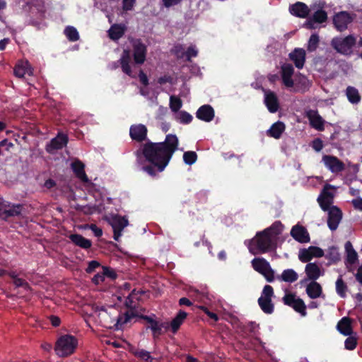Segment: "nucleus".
<instances>
[{
  "label": "nucleus",
  "mask_w": 362,
  "mask_h": 362,
  "mask_svg": "<svg viewBox=\"0 0 362 362\" xmlns=\"http://www.w3.org/2000/svg\"><path fill=\"white\" fill-rule=\"evenodd\" d=\"M179 140L175 134H169L162 142L148 141L135 152L141 170L151 177L163 172L178 148Z\"/></svg>",
  "instance_id": "nucleus-1"
},
{
  "label": "nucleus",
  "mask_w": 362,
  "mask_h": 362,
  "mask_svg": "<svg viewBox=\"0 0 362 362\" xmlns=\"http://www.w3.org/2000/svg\"><path fill=\"white\" fill-rule=\"evenodd\" d=\"M135 317L142 319L148 323L146 329L151 330L153 338H158L162 334V329L163 327H168V326H165L164 322L157 320L155 315L152 316L139 315L134 312L131 313L126 312L124 315L119 314L116 318L112 320L113 327H115V329H122L123 325L130 322L131 320Z\"/></svg>",
  "instance_id": "nucleus-2"
},
{
  "label": "nucleus",
  "mask_w": 362,
  "mask_h": 362,
  "mask_svg": "<svg viewBox=\"0 0 362 362\" xmlns=\"http://www.w3.org/2000/svg\"><path fill=\"white\" fill-rule=\"evenodd\" d=\"M78 339L71 334H64L58 338L54 351L60 357H67L73 354L77 348Z\"/></svg>",
  "instance_id": "nucleus-3"
},
{
  "label": "nucleus",
  "mask_w": 362,
  "mask_h": 362,
  "mask_svg": "<svg viewBox=\"0 0 362 362\" xmlns=\"http://www.w3.org/2000/svg\"><path fill=\"white\" fill-rule=\"evenodd\" d=\"M253 243L256 248L262 253H265L276 248V241L270 234L264 232V230L257 233Z\"/></svg>",
  "instance_id": "nucleus-4"
},
{
  "label": "nucleus",
  "mask_w": 362,
  "mask_h": 362,
  "mask_svg": "<svg viewBox=\"0 0 362 362\" xmlns=\"http://www.w3.org/2000/svg\"><path fill=\"white\" fill-rule=\"evenodd\" d=\"M274 296V289L270 285H265L263 288L262 295L258 298V305L265 314H272L274 310V305L272 298Z\"/></svg>",
  "instance_id": "nucleus-5"
},
{
  "label": "nucleus",
  "mask_w": 362,
  "mask_h": 362,
  "mask_svg": "<svg viewBox=\"0 0 362 362\" xmlns=\"http://www.w3.org/2000/svg\"><path fill=\"white\" fill-rule=\"evenodd\" d=\"M356 44V38L349 35L344 38L336 37L332 40V46L336 51L342 54L348 55L351 53L353 47Z\"/></svg>",
  "instance_id": "nucleus-6"
},
{
  "label": "nucleus",
  "mask_w": 362,
  "mask_h": 362,
  "mask_svg": "<svg viewBox=\"0 0 362 362\" xmlns=\"http://www.w3.org/2000/svg\"><path fill=\"white\" fill-rule=\"evenodd\" d=\"M325 166L332 173H339L345 170V164L337 156L324 155L322 159Z\"/></svg>",
  "instance_id": "nucleus-7"
},
{
  "label": "nucleus",
  "mask_w": 362,
  "mask_h": 362,
  "mask_svg": "<svg viewBox=\"0 0 362 362\" xmlns=\"http://www.w3.org/2000/svg\"><path fill=\"white\" fill-rule=\"evenodd\" d=\"M147 47L141 39H136L133 42V57L134 63L142 64L146 59Z\"/></svg>",
  "instance_id": "nucleus-8"
},
{
  "label": "nucleus",
  "mask_w": 362,
  "mask_h": 362,
  "mask_svg": "<svg viewBox=\"0 0 362 362\" xmlns=\"http://www.w3.org/2000/svg\"><path fill=\"white\" fill-rule=\"evenodd\" d=\"M69 141L68 136L62 132H59L46 146L47 152L52 153L54 151L63 148L66 146Z\"/></svg>",
  "instance_id": "nucleus-9"
},
{
  "label": "nucleus",
  "mask_w": 362,
  "mask_h": 362,
  "mask_svg": "<svg viewBox=\"0 0 362 362\" xmlns=\"http://www.w3.org/2000/svg\"><path fill=\"white\" fill-rule=\"evenodd\" d=\"M327 211V226L331 230L334 231L337 230L342 218V211L336 206H332Z\"/></svg>",
  "instance_id": "nucleus-10"
},
{
  "label": "nucleus",
  "mask_w": 362,
  "mask_h": 362,
  "mask_svg": "<svg viewBox=\"0 0 362 362\" xmlns=\"http://www.w3.org/2000/svg\"><path fill=\"white\" fill-rule=\"evenodd\" d=\"M350 14L346 11L337 13L333 18V23L337 30L342 32L347 29L348 25L352 22Z\"/></svg>",
  "instance_id": "nucleus-11"
},
{
  "label": "nucleus",
  "mask_w": 362,
  "mask_h": 362,
  "mask_svg": "<svg viewBox=\"0 0 362 362\" xmlns=\"http://www.w3.org/2000/svg\"><path fill=\"white\" fill-rule=\"evenodd\" d=\"M147 128L145 125L139 124H133L129 129V135L132 140L137 142H143L147 139Z\"/></svg>",
  "instance_id": "nucleus-12"
},
{
  "label": "nucleus",
  "mask_w": 362,
  "mask_h": 362,
  "mask_svg": "<svg viewBox=\"0 0 362 362\" xmlns=\"http://www.w3.org/2000/svg\"><path fill=\"white\" fill-rule=\"evenodd\" d=\"M294 73V68L291 64L286 63L281 66V75L282 82L287 88H292L294 85L292 76Z\"/></svg>",
  "instance_id": "nucleus-13"
},
{
  "label": "nucleus",
  "mask_w": 362,
  "mask_h": 362,
  "mask_svg": "<svg viewBox=\"0 0 362 362\" xmlns=\"http://www.w3.org/2000/svg\"><path fill=\"white\" fill-rule=\"evenodd\" d=\"M289 12L292 16L300 18H305L310 13V8L303 2L297 1L293 4L289 6Z\"/></svg>",
  "instance_id": "nucleus-14"
},
{
  "label": "nucleus",
  "mask_w": 362,
  "mask_h": 362,
  "mask_svg": "<svg viewBox=\"0 0 362 362\" xmlns=\"http://www.w3.org/2000/svg\"><path fill=\"white\" fill-rule=\"evenodd\" d=\"M291 235L300 243L310 242V235L306 228L302 226L296 225L291 230Z\"/></svg>",
  "instance_id": "nucleus-15"
},
{
  "label": "nucleus",
  "mask_w": 362,
  "mask_h": 362,
  "mask_svg": "<svg viewBox=\"0 0 362 362\" xmlns=\"http://www.w3.org/2000/svg\"><path fill=\"white\" fill-rule=\"evenodd\" d=\"M264 104L271 113H275L279 108V102L276 94L271 90L264 93Z\"/></svg>",
  "instance_id": "nucleus-16"
},
{
  "label": "nucleus",
  "mask_w": 362,
  "mask_h": 362,
  "mask_svg": "<svg viewBox=\"0 0 362 362\" xmlns=\"http://www.w3.org/2000/svg\"><path fill=\"white\" fill-rule=\"evenodd\" d=\"M215 116L214 108L210 105H202L196 112V117L202 121L209 122Z\"/></svg>",
  "instance_id": "nucleus-17"
},
{
  "label": "nucleus",
  "mask_w": 362,
  "mask_h": 362,
  "mask_svg": "<svg viewBox=\"0 0 362 362\" xmlns=\"http://www.w3.org/2000/svg\"><path fill=\"white\" fill-rule=\"evenodd\" d=\"M305 51L302 48H296L289 54V59L293 62L296 68L300 69L305 62Z\"/></svg>",
  "instance_id": "nucleus-18"
},
{
  "label": "nucleus",
  "mask_w": 362,
  "mask_h": 362,
  "mask_svg": "<svg viewBox=\"0 0 362 362\" xmlns=\"http://www.w3.org/2000/svg\"><path fill=\"white\" fill-rule=\"evenodd\" d=\"M307 117L313 128L318 131L324 130V120L317 111L310 110L307 112Z\"/></svg>",
  "instance_id": "nucleus-19"
},
{
  "label": "nucleus",
  "mask_w": 362,
  "mask_h": 362,
  "mask_svg": "<svg viewBox=\"0 0 362 362\" xmlns=\"http://www.w3.org/2000/svg\"><path fill=\"white\" fill-rule=\"evenodd\" d=\"M286 125L283 122L277 121L274 122L267 131V135L275 139L281 138L283 132L285 131Z\"/></svg>",
  "instance_id": "nucleus-20"
},
{
  "label": "nucleus",
  "mask_w": 362,
  "mask_h": 362,
  "mask_svg": "<svg viewBox=\"0 0 362 362\" xmlns=\"http://www.w3.org/2000/svg\"><path fill=\"white\" fill-rule=\"evenodd\" d=\"M14 75L18 78H23L25 74L33 75V70L28 62H20L14 67Z\"/></svg>",
  "instance_id": "nucleus-21"
},
{
  "label": "nucleus",
  "mask_w": 362,
  "mask_h": 362,
  "mask_svg": "<svg viewBox=\"0 0 362 362\" xmlns=\"http://www.w3.org/2000/svg\"><path fill=\"white\" fill-rule=\"evenodd\" d=\"M337 330L344 336H350L353 332L351 319L349 317H342L337 325Z\"/></svg>",
  "instance_id": "nucleus-22"
},
{
  "label": "nucleus",
  "mask_w": 362,
  "mask_h": 362,
  "mask_svg": "<svg viewBox=\"0 0 362 362\" xmlns=\"http://www.w3.org/2000/svg\"><path fill=\"white\" fill-rule=\"evenodd\" d=\"M71 168L79 180L83 182H88L89 181L87 175L85 172V165L80 160H77L71 163Z\"/></svg>",
  "instance_id": "nucleus-23"
},
{
  "label": "nucleus",
  "mask_w": 362,
  "mask_h": 362,
  "mask_svg": "<svg viewBox=\"0 0 362 362\" xmlns=\"http://www.w3.org/2000/svg\"><path fill=\"white\" fill-rule=\"evenodd\" d=\"M305 272L308 279L312 281H316L321 275L320 269L315 262L308 263L305 268Z\"/></svg>",
  "instance_id": "nucleus-24"
},
{
  "label": "nucleus",
  "mask_w": 362,
  "mask_h": 362,
  "mask_svg": "<svg viewBox=\"0 0 362 362\" xmlns=\"http://www.w3.org/2000/svg\"><path fill=\"white\" fill-rule=\"evenodd\" d=\"M131 54L129 49H124L120 59L119 60L122 71L127 75L132 76V68L129 65Z\"/></svg>",
  "instance_id": "nucleus-25"
},
{
  "label": "nucleus",
  "mask_w": 362,
  "mask_h": 362,
  "mask_svg": "<svg viewBox=\"0 0 362 362\" xmlns=\"http://www.w3.org/2000/svg\"><path fill=\"white\" fill-rule=\"evenodd\" d=\"M187 316V313L182 310H180L176 315V316L171 320L170 324V327L171 332L173 334L177 333L179 330L180 326L184 322V320L186 319Z\"/></svg>",
  "instance_id": "nucleus-26"
},
{
  "label": "nucleus",
  "mask_w": 362,
  "mask_h": 362,
  "mask_svg": "<svg viewBox=\"0 0 362 362\" xmlns=\"http://www.w3.org/2000/svg\"><path fill=\"white\" fill-rule=\"evenodd\" d=\"M126 26L123 24H113L108 30L109 37L112 40H118L124 34Z\"/></svg>",
  "instance_id": "nucleus-27"
},
{
  "label": "nucleus",
  "mask_w": 362,
  "mask_h": 362,
  "mask_svg": "<svg viewBox=\"0 0 362 362\" xmlns=\"http://www.w3.org/2000/svg\"><path fill=\"white\" fill-rule=\"evenodd\" d=\"M69 238L74 244L83 249H89L92 245V242L90 240L85 238L80 234H71Z\"/></svg>",
  "instance_id": "nucleus-28"
},
{
  "label": "nucleus",
  "mask_w": 362,
  "mask_h": 362,
  "mask_svg": "<svg viewBox=\"0 0 362 362\" xmlns=\"http://www.w3.org/2000/svg\"><path fill=\"white\" fill-rule=\"evenodd\" d=\"M346 251V264H354L358 261V253L354 249L350 241H347L344 245Z\"/></svg>",
  "instance_id": "nucleus-29"
},
{
  "label": "nucleus",
  "mask_w": 362,
  "mask_h": 362,
  "mask_svg": "<svg viewBox=\"0 0 362 362\" xmlns=\"http://www.w3.org/2000/svg\"><path fill=\"white\" fill-rule=\"evenodd\" d=\"M306 293L310 298L315 299L322 295V288L317 281H311L306 287Z\"/></svg>",
  "instance_id": "nucleus-30"
},
{
  "label": "nucleus",
  "mask_w": 362,
  "mask_h": 362,
  "mask_svg": "<svg viewBox=\"0 0 362 362\" xmlns=\"http://www.w3.org/2000/svg\"><path fill=\"white\" fill-rule=\"evenodd\" d=\"M23 209V204H11L9 208L4 210V217H2V220L7 221L9 217H14L21 215Z\"/></svg>",
  "instance_id": "nucleus-31"
},
{
  "label": "nucleus",
  "mask_w": 362,
  "mask_h": 362,
  "mask_svg": "<svg viewBox=\"0 0 362 362\" xmlns=\"http://www.w3.org/2000/svg\"><path fill=\"white\" fill-rule=\"evenodd\" d=\"M110 223L113 230H123L128 226L129 221L124 216L115 215L112 216Z\"/></svg>",
  "instance_id": "nucleus-32"
},
{
  "label": "nucleus",
  "mask_w": 362,
  "mask_h": 362,
  "mask_svg": "<svg viewBox=\"0 0 362 362\" xmlns=\"http://www.w3.org/2000/svg\"><path fill=\"white\" fill-rule=\"evenodd\" d=\"M279 280H281L287 283H293L298 279L297 272L293 269H286L283 271L281 274L277 277Z\"/></svg>",
  "instance_id": "nucleus-33"
},
{
  "label": "nucleus",
  "mask_w": 362,
  "mask_h": 362,
  "mask_svg": "<svg viewBox=\"0 0 362 362\" xmlns=\"http://www.w3.org/2000/svg\"><path fill=\"white\" fill-rule=\"evenodd\" d=\"M252 266L256 272L262 274L267 268H269L270 264L269 262L264 258H255L252 261Z\"/></svg>",
  "instance_id": "nucleus-34"
},
{
  "label": "nucleus",
  "mask_w": 362,
  "mask_h": 362,
  "mask_svg": "<svg viewBox=\"0 0 362 362\" xmlns=\"http://www.w3.org/2000/svg\"><path fill=\"white\" fill-rule=\"evenodd\" d=\"M346 95L348 100L352 104H358L361 100L358 90L353 86H348L346 88Z\"/></svg>",
  "instance_id": "nucleus-35"
},
{
  "label": "nucleus",
  "mask_w": 362,
  "mask_h": 362,
  "mask_svg": "<svg viewBox=\"0 0 362 362\" xmlns=\"http://www.w3.org/2000/svg\"><path fill=\"white\" fill-rule=\"evenodd\" d=\"M336 292L341 298L346 296V291L348 289L346 284L344 281L342 276L339 275L336 281Z\"/></svg>",
  "instance_id": "nucleus-36"
},
{
  "label": "nucleus",
  "mask_w": 362,
  "mask_h": 362,
  "mask_svg": "<svg viewBox=\"0 0 362 362\" xmlns=\"http://www.w3.org/2000/svg\"><path fill=\"white\" fill-rule=\"evenodd\" d=\"M283 230V225L281 221H276L272 226L266 229L264 232L268 233L274 239L276 236L279 235Z\"/></svg>",
  "instance_id": "nucleus-37"
},
{
  "label": "nucleus",
  "mask_w": 362,
  "mask_h": 362,
  "mask_svg": "<svg viewBox=\"0 0 362 362\" xmlns=\"http://www.w3.org/2000/svg\"><path fill=\"white\" fill-rule=\"evenodd\" d=\"M291 308H292L296 312L300 313L303 317L307 315L306 305L304 301L300 298H297V300Z\"/></svg>",
  "instance_id": "nucleus-38"
},
{
  "label": "nucleus",
  "mask_w": 362,
  "mask_h": 362,
  "mask_svg": "<svg viewBox=\"0 0 362 362\" xmlns=\"http://www.w3.org/2000/svg\"><path fill=\"white\" fill-rule=\"evenodd\" d=\"M64 34L70 42H76L79 39L78 32L73 26H67L64 30Z\"/></svg>",
  "instance_id": "nucleus-39"
},
{
  "label": "nucleus",
  "mask_w": 362,
  "mask_h": 362,
  "mask_svg": "<svg viewBox=\"0 0 362 362\" xmlns=\"http://www.w3.org/2000/svg\"><path fill=\"white\" fill-rule=\"evenodd\" d=\"M192 116L185 110L180 111L176 115V119L181 124H187L192 121Z\"/></svg>",
  "instance_id": "nucleus-40"
},
{
  "label": "nucleus",
  "mask_w": 362,
  "mask_h": 362,
  "mask_svg": "<svg viewBox=\"0 0 362 362\" xmlns=\"http://www.w3.org/2000/svg\"><path fill=\"white\" fill-rule=\"evenodd\" d=\"M317 23H322L327 20V13L322 8L315 11L311 17Z\"/></svg>",
  "instance_id": "nucleus-41"
},
{
  "label": "nucleus",
  "mask_w": 362,
  "mask_h": 362,
  "mask_svg": "<svg viewBox=\"0 0 362 362\" xmlns=\"http://www.w3.org/2000/svg\"><path fill=\"white\" fill-rule=\"evenodd\" d=\"M197 160V154L195 151H189L183 154V160L185 164L192 165Z\"/></svg>",
  "instance_id": "nucleus-42"
},
{
  "label": "nucleus",
  "mask_w": 362,
  "mask_h": 362,
  "mask_svg": "<svg viewBox=\"0 0 362 362\" xmlns=\"http://www.w3.org/2000/svg\"><path fill=\"white\" fill-rule=\"evenodd\" d=\"M182 105V100L175 96H170V107L174 112H178Z\"/></svg>",
  "instance_id": "nucleus-43"
},
{
  "label": "nucleus",
  "mask_w": 362,
  "mask_h": 362,
  "mask_svg": "<svg viewBox=\"0 0 362 362\" xmlns=\"http://www.w3.org/2000/svg\"><path fill=\"white\" fill-rule=\"evenodd\" d=\"M132 353L134 356L139 358L140 359L144 360L146 362H148V360L152 359L150 352L144 349H136Z\"/></svg>",
  "instance_id": "nucleus-44"
},
{
  "label": "nucleus",
  "mask_w": 362,
  "mask_h": 362,
  "mask_svg": "<svg viewBox=\"0 0 362 362\" xmlns=\"http://www.w3.org/2000/svg\"><path fill=\"white\" fill-rule=\"evenodd\" d=\"M317 202L319 203L321 209L324 211H327L332 207L331 204H332L333 200L325 199L322 196H319L317 198Z\"/></svg>",
  "instance_id": "nucleus-45"
},
{
  "label": "nucleus",
  "mask_w": 362,
  "mask_h": 362,
  "mask_svg": "<svg viewBox=\"0 0 362 362\" xmlns=\"http://www.w3.org/2000/svg\"><path fill=\"white\" fill-rule=\"evenodd\" d=\"M298 258L303 263L310 262L313 258L309 251V247L307 249H301L299 251Z\"/></svg>",
  "instance_id": "nucleus-46"
},
{
  "label": "nucleus",
  "mask_w": 362,
  "mask_h": 362,
  "mask_svg": "<svg viewBox=\"0 0 362 362\" xmlns=\"http://www.w3.org/2000/svg\"><path fill=\"white\" fill-rule=\"evenodd\" d=\"M319 43V37L317 34H313L308 41V49L310 52L316 49Z\"/></svg>",
  "instance_id": "nucleus-47"
},
{
  "label": "nucleus",
  "mask_w": 362,
  "mask_h": 362,
  "mask_svg": "<svg viewBox=\"0 0 362 362\" xmlns=\"http://www.w3.org/2000/svg\"><path fill=\"white\" fill-rule=\"evenodd\" d=\"M125 306L129 310L127 312L131 313L132 312H134V313H136L135 309H136V301L133 300V295H129L127 298L125 300L124 303Z\"/></svg>",
  "instance_id": "nucleus-48"
},
{
  "label": "nucleus",
  "mask_w": 362,
  "mask_h": 362,
  "mask_svg": "<svg viewBox=\"0 0 362 362\" xmlns=\"http://www.w3.org/2000/svg\"><path fill=\"white\" fill-rule=\"evenodd\" d=\"M296 300V296L295 293H286L282 298L284 305H288L289 307H291Z\"/></svg>",
  "instance_id": "nucleus-49"
},
{
  "label": "nucleus",
  "mask_w": 362,
  "mask_h": 362,
  "mask_svg": "<svg viewBox=\"0 0 362 362\" xmlns=\"http://www.w3.org/2000/svg\"><path fill=\"white\" fill-rule=\"evenodd\" d=\"M344 345L346 349L354 350L357 345V339L350 335L348 338L346 339Z\"/></svg>",
  "instance_id": "nucleus-50"
},
{
  "label": "nucleus",
  "mask_w": 362,
  "mask_h": 362,
  "mask_svg": "<svg viewBox=\"0 0 362 362\" xmlns=\"http://www.w3.org/2000/svg\"><path fill=\"white\" fill-rule=\"evenodd\" d=\"M13 284L16 288H23L26 291L30 289L29 284L23 279L17 277L13 281Z\"/></svg>",
  "instance_id": "nucleus-51"
},
{
  "label": "nucleus",
  "mask_w": 362,
  "mask_h": 362,
  "mask_svg": "<svg viewBox=\"0 0 362 362\" xmlns=\"http://www.w3.org/2000/svg\"><path fill=\"white\" fill-rule=\"evenodd\" d=\"M334 187L330 185H326L323 189L322 190L319 196H322L325 199H329L333 200L334 194L329 189H333Z\"/></svg>",
  "instance_id": "nucleus-52"
},
{
  "label": "nucleus",
  "mask_w": 362,
  "mask_h": 362,
  "mask_svg": "<svg viewBox=\"0 0 362 362\" xmlns=\"http://www.w3.org/2000/svg\"><path fill=\"white\" fill-rule=\"evenodd\" d=\"M327 258L331 259L332 261L336 262L340 259L339 254L335 247H331L329 249L328 253L327 255Z\"/></svg>",
  "instance_id": "nucleus-53"
},
{
  "label": "nucleus",
  "mask_w": 362,
  "mask_h": 362,
  "mask_svg": "<svg viewBox=\"0 0 362 362\" xmlns=\"http://www.w3.org/2000/svg\"><path fill=\"white\" fill-rule=\"evenodd\" d=\"M309 251L310 252L311 257H322L324 256V251L319 247L310 246Z\"/></svg>",
  "instance_id": "nucleus-54"
},
{
  "label": "nucleus",
  "mask_w": 362,
  "mask_h": 362,
  "mask_svg": "<svg viewBox=\"0 0 362 362\" xmlns=\"http://www.w3.org/2000/svg\"><path fill=\"white\" fill-rule=\"evenodd\" d=\"M198 54V51L194 46H189L187 51L185 52L186 59L188 62L191 61L192 57H196Z\"/></svg>",
  "instance_id": "nucleus-55"
},
{
  "label": "nucleus",
  "mask_w": 362,
  "mask_h": 362,
  "mask_svg": "<svg viewBox=\"0 0 362 362\" xmlns=\"http://www.w3.org/2000/svg\"><path fill=\"white\" fill-rule=\"evenodd\" d=\"M103 274L105 277L107 276L110 278V279H115L117 276L116 272L115 270L110 267H103Z\"/></svg>",
  "instance_id": "nucleus-56"
},
{
  "label": "nucleus",
  "mask_w": 362,
  "mask_h": 362,
  "mask_svg": "<svg viewBox=\"0 0 362 362\" xmlns=\"http://www.w3.org/2000/svg\"><path fill=\"white\" fill-rule=\"evenodd\" d=\"M268 282H272L274 280V272L271 266L267 268L263 273L261 274Z\"/></svg>",
  "instance_id": "nucleus-57"
},
{
  "label": "nucleus",
  "mask_w": 362,
  "mask_h": 362,
  "mask_svg": "<svg viewBox=\"0 0 362 362\" xmlns=\"http://www.w3.org/2000/svg\"><path fill=\"white\" fill-rule=\"evenodd\" d=\"M99 267H100V262H98L96 260H92V261L89 262L88 267L86 269V272L88 274H90V273L93 272L95 270V269Z\"/></svg>",
  "instance_id": "nucleus-58"
},
{
  "label": "nucleus",
  "mask_w": 362,
  "mask_h": 362,
  "mask_svg": "<svg viewBox=\"0 0 362 362\" xmlns=\"http://www.w3.org/2000/svg\"><path fill=\"white\" fill-rule=\"evenodd\" d=\"M312 148L317 152L320 151L323 148V142L319 139H315L312 142Z\"/></svg>",
  "instance_id": "nucleus-59"
},
{
  "label": "nucleus",
  "mask_w": 362,
  "mask_h": 362,
  "mask_svg": "<svg viewBox=\"0 0 362 362\" xmlns=\"http://www.w3.org/2000/svg\"><path fill=\"white\" fill-rule=\"evenodd\" d=\"M173 78L170 75H164L163 76H160L158 78V83L160 84V85H163V84H165L167 83H169L170 84L173 83Z\"/></svg>",
  "instance_id": "nucleus-60"
},
{
  "label": "nucleus",
  "mask_w": 362,
  "mask_h": 362,
  "mask_svg": "<svg viewBox=\"0 0 362 362\" xmlns=\"http://www.w3.org/2000/svg\"><path fill=\"white\" fill-rule=\"evenodd\" d=\"M201 310L204 312L205 314L207 315L211 319L214 320V321L217 322L218 320V316L217 314L211 312L205 306H201Z\"/></svg>",
  "instance_id": "nucleus-61"
},
{
  "label": "nucleus",
  "mask_w": 362,
  "mask_h": 362,
  "mask_svg": "<svg viewBox=\"0 0 362 362\" xmlns=\"http://www.w3.org/2000/svg\"><path fill=\"white\" fill-rule=\"evenodd\" d=\"M104 281L105 276L103 272L96 274L92 279V282L95 285H98L100 283L103 282Z\"/></svg>",
  "instance_id": "nucleus-62"
},
{
  "label": "nucleus",
  "mask_w": 362,
  "mask_h": 362,
  "mask_svg": "<svg viewBox=\"0 0 362 362\" xmlns=\"http://www.w3.org/2000/svg\"><path fill=\"white\" fill-rule=\"evenodd\" d=\"M139 78L140 82L145 86H147L148 85V78L147 75L142 71L140 70L139 73Z\"/></svg>",
  "instance_id": "nucleus-63"
},
{
  "label": "nucleus",
  "mask_w": 362,
  "mask_h": 362,
  "mask_svg": "<svg viewBox=\"0 0 362 362\" xmlns=\"http://www.w3.org/2000/svg\"><path fill=\"white\" fill-rule=\"evenodd\" d=\"M136 0H123V9L125 11H130L132 9L134 4Z\"/></svg>",
  "instance_id": "nucleus-64"
}]
</instances>
